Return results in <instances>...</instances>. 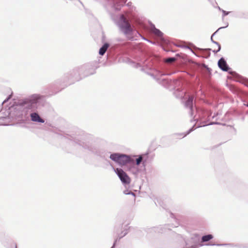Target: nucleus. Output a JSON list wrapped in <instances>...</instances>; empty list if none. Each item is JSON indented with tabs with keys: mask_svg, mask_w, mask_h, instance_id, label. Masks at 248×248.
Returning a JSON list of instances; mask_svg holds the SVG:
<instances>
[{
	"mask_svg": "<svg viewBox=\"0 0 248 248\" xmlns=\"http://www.w3.org/2000/svg\"><path fill=\"white\" fill-rule=\"evenodd\" d=\"M41 96L33 94L18 100L17 104L9 107L4 112L0 111V125H8L11 120H27L30 117L34 123H44L45 120L36 111Z\"/></svg>",
	"mask_w": 248,
	"mask_h": 248,
	"instance_id": "obj_1",
	"label": "nucleus"
},
{
	"mask_svg": "<svg viewBox=\"0 0 248 248\" xmlns=\"http://www.w3.org/2000/svg\"><path fill=\"white\" fill-rule=\"evenodd\" d=\"M96 68L95 62L85 64L64 74L62 78L56 81L57 83L64 88L83 78L94 74Z\"/></svg>",
	"mask_w": 248,
	"mask_h": 248,
	"instance_id": "obj_2",
	"label": "nucleus"
},
{
	"mask_svg": "<svg viewBox=\"0 0 248 248\" xmlns=\"http://www.w3.org/2000/svg\"><path fill=\"white\" fill-rule=\"evenodd\" d=\"M71 138L76 143L83 149L102 158L106 159L108 157L109 154H111L110 152L100 147L90 135L82 134Z\"/></svg>",
	"mask_w": 248,
	"mask_h": 248,
	"instance_id": "obj_3",
	"label": "nucleus"
},
{
	"mask_svg": "<svg viewBox=\"0 0 248 248\" xmlns=\"http://www.w3.org/2000/svg\"><path fill=\"white\" fill-rule=\"evenodd\" d=\"M152 59H148L144 62H140L136 64V68L141 67L142 64L153 71L152 73H148V75L154 78L159 84L166 88L171 89V80L163 78L162 76L165 75H170V73H167L162 70L163 68L160 63L156 61L152 62Z\"/></svg>",
	"mask_w": 248,
	"mask_h": 248,
	"instance_id": "obj_4",
	"label": "nucleus"
},
{
	"mask_svg": "<svg viewBox=\"0 0 248 248\" xmlns=\"http://www.w3.org/2000/svg\"><path fill=\"white\" fill-rule=\"evenodd\" d=\"M194 96L193 95H188V98L185 102V107L189 109V113L191 117L194 116V118L198 115V117L194 120L197 121L199 118L200 119L208 118L211 115V113L208 110L202 108H198L193 106V101Z\"/></svg>",
	"mask_w": 248,
	"mask_h": 248,
	"instance_id": "obj_5",
	"label": "nucleus"
},
{
	"mask_svg": "<svg viewBox=\"0 0 248 248\" xmlns=\"http://www.w3.org/2000/svg\"><path fill=\"white\" fill-rule=\"evenodd\" d=\"M116 24L120 32L129 40L133 39V35L135 31L134 26L129 22L124 15L121 14Z\"/></svg>",
	"mask_w": 248,
	"mask_h": 248,
	"instance_id": "obj_6",
	"label": "nucleus"
},
{
	"mask_svg": "<svg viewBox=\"0 0 248 248\" xmlns=\"http://www.w3.org/2000/svg\"><path fill=\"white\" fill-rule=\"evenodd\" d=\"M109 157L121 166L128 165L129 167L130 166L131 163L133 162V157L132 155L123 153H112Z\"/></svg>",
	"mask_w": 248,
	"mask_h": 248,
	"instance_id": "obj_7",
	"label": "nucleus"
},
{
	"mask_svg": "<svg viewBox=\"0 0 248 248\" xmlns=\"http://www.w3.org/2000/svg\"><path fill=\"white\" fill-rule=\"evenodd\" d=\"M133 162L131 163V165L128 168V170L131 171L133 174L137 175L142 170H145V161H143V155H139L136 158H134L137 156L134 155Z\"/></svg>",
	"mask_w": 248,
	"mask_h": 248,
	"instance_id": "obj_8",
	"label": "nucleus"
},
{
	"mask_svg": "<svg viewBox=\"0 0 248 248\" xmlns=\"http://www.w3.org/2000/svg\"><path fill=\"white\" fill-rule=\"evenodd\" d=\"M113 170L123 185H127L130 183V178L123 169L113 168Z\"/></svg>",
	"mask_w": 248,
	"mask_h": 248,
	"instance_id": "obj_9",
	"label": "nucleus"
},
{
	"mask_svg": "<svg viewBox=\"0 0 248 248\" xmlns=\"http://www.w3.org/2000/svg\"><path fill=\"white\" fill-rule=\"evenodd\" d=\"M217 65L218 67L223 71L228 72L232 75H237V73L231 70V68L229 67L226 61L223 57H221L217 62Z\"/></svg>",
	"mask_w": 248,
	"mask_h": 248,
	"instance_id": "obj_10",
	"label": "nucleus"
},
{
	"mask_svg": "<svg viewBox=\"0 0 248 248\" xmlns=\"http://www.w3.org/2000/svg\"><path fill=\"white\" fill-rule=\"evenodd\" d=\"M115 11H119L126 3L127 0H106Z\"/></svg>",
	"mask_w": 248,
	"mask_h": 248,
	"instance_id": "obj_11",
	"label": "nucleus"
},
{
	"mask_svg": "<svg viewBox=\"0 0 248 248\" xmlns=\"http://www.w3.org/2000/svg\"><path fill=\"white\" fill-rule=\"evenodd\" d=\"M177 226H173L170 224H165L161 225L159 227L155 228V231H157L159 233H164L167 232V230H170L171 228L176 227Z\"/></svg>",
	"mask_w": 248,
	"mask_h": 248,
	"instance_id": "obj_12",
	"label": "nucleus"
},
{
	"mask_svg": "<svg viewBox=\"0 0 248 248\" xmlns=\"http://www.w3.org/2000/svg\"><path fill=\"white\" fill-rule=\"evenodd\" d=\"M133 25L138 28L142 29L145 28L143 21L139 17H134L133 18Z\"/></svg>",
	"mask_w": 248,
	"mask_h": 248,
	"instance_id": "obj_13",
	"label": "nucleus"
},
{
	"mask_svg": "<svg viewBox=\"0 0 248 248\" xmlns=\"http://www.w3.org/2000/svg\"><path fill=\"white\" fill-rule=\"evenodd\" d=\"M183 83L182 81L178 79L172 80L171 89L176 90V89H183Z\"/></svg>",
	"mask_w": 248,
	"mask_h": 248,
	"instance_id": "obj_14",
	"label": "nucleus"
},
{
	"mask_svg": "<svg viewBox=\"0 0 248 248\" xmlns=\"http://www.w3.org/2000/svg\"><path fill=\"white\" fill-rule=\"evenodd\" d=\"M173 94L176 98L182 99L184 97L185 92L183 91V89H176L174 90Z\"/></svg>",
	"mask_w": 248,
	"mask_h": 248,
	"instance_id": "obj_15",
	"label": "nucleus"
},
{
	"mask_svg": "<svg viewBox=\"0 0 248 248\" xmlns=\"http://www.w3.org/2000/svg\"><path fill=\"white\" fill-rule=\"evenodd\" d=\"M153 33L158 37L161 41L166 43V41L163 37V33L159 29H155V30H153Z\"/></svg>",
	"mask_w": 248,
	"mask_h": 248,
	"instance_id": "obj_16",
	"label": "nucleus"
},
{
	"mask_svg": "<svg viewBox=\"0 0 248 248\" xmlns=\"http://www.w3.org/2000/svg\"><path fill=\"white\" fill-rule=\"evenodd\" d=\"M127 233L128 229H125L124 230L122 231L121 232V233L119 235L118 237L115 240L112 246L110 248H115L117 241L120 240L122 238L125 236L127 234Z\"/></svg>",
	"mask_w": 248,
	"mask_h": 248,
	"instance_id": "obj_17",
	"label": "nucleus"
},
{
	"mask_svg": "<svg viewBox=\"0 0 248 248\" xmlns=\"http://www.w3.org/2000/svg\"><path fill=\"white\" fill-rule=\"evenodd\" d=\"M109 44L108 43H105L100 48L99 50V55L103 56L105 54L107 49L109 47Z\"/></svg>",
	"mask_w": 248,
	"mask_h": 248,
	"instance_id": "obj_18",
	"label": "nucleus"
},
{
	"mask_svg": "<svg viewBox=\"0 0 248 248\" xmlns=\"http://www.w3.org/2000/svg\"><path fill=\"white\" fill-rule=\"evenodd\" d=\"M213 235L211 234L203 235L201 238L202 243L207 242L213 238Z\"/></svg>",
	"mask_w": 248,
	"mask_h": 248,
	"instance_id": "obj_19",
	"label": "nucleus"
},
{
	"mask_svg": "<svg viewBox=\"0 0 248 248\" xmlns=\"http://www.w3.org/2000/svg\"><path fill=\"white\" fill-rule=\"evenodd\" d=\"M200 50L202 53L203 54H205L204 58H208L210 56V51L211 50V48H201Z\"/></svg>",
	"mask_w": 248,
	"mask_h": 248,
	"instance_id": "obj_20",
	"label": "nucleus"
},
{
	"mask_svg": "<svg viewBox=\"0 0 248 248\" xmlns=\"http://www.w3.org/2000/svg\"><path fill=\"white\" fill-rule=\"evenodd\" d=\"M203 67L204 68H205L206 69V71L205 72V76L207 78H210L212 74H211V71H212V69L208 67L207 65H205V64H204L203 65Z\"/></svg>",
	"mask_w": 248,
	"mask_h": 248,
	"instance_id": "obj_21",
	"label": "nucleus"
},
{
	"mask_svg": "<svg viewBox=\"0 0 248 248\" xmlns=\"http://www.w3.org/2000/svg\"><path fill=\"white\" fill-rule=\"evenodd\" d=\"M213 43L216 44L217 45V50H216V49H214V50H213L212 51L214 53H217V52H218L220 49H221V45L217 42H216L215 41H213Z\"/></svg>",
	"mask_w": 248,
	"mask_h": 248,
	"instance_id": "obj_22",
	"label": "nucleus"
},
{
	"mask_svg": "<svg viewBox=\"0 0 248 248\" xmlns=\"http://www.w3.org/2000/svg\"><path fill=\"white\" fill-rule=\"evenodd\" d=\"M207 246H232L233 244H206Z\"/></svg>",
	"mask_w": 248,
	"mask_h": 248,
	"instance_id": "obj_23",
	"label": "nucleus"
},
{
	"mask_svg": "<svg viewBox=\"0 0 248 248\" xmlns=\"http://www.w3.org/2000/svg\"><path fill=\"white\" fill-rule=\"evenodd\" d=\"M229 25V24L228 23H227L226 24V25L224 27H220L213 34H212V35H211V42L213 43V41H214L213 39V37L216 34V33L220 29H224V28H227Z\"/></svg>",
	"mask_w": 248,
	"mask_h": 248,
	"instance_id": "obj_24",
	"label": "nucleus"
},
{
	"mask_svg": "<svg viewBox=\"0 0 248 248\" xmlns=\"http://www.w3.org/2000/svg\"><path fill=\"white\" fill-rule=\"evenodd\" d=\"M195 126V125H193L191 128H190L188 130H187L186 133L184 134L183 137H185L186 135L190 134L191 132L194 131L196 128Z\"/></svg>",
	"mask_w": 248,
	"mask_h": 248,
	"instance_id": "obj_25",
	"label": "nucleus"
},
{
	"mask_svg": "<svg viewBox=\"0 0 248 248\" xmlns=\"http://www.w3.org/2000/svg\"><path fill=\"white\" fill-rule=\"evenodd\" d=\"M124 193L125 195H132L134 197H135L136 194L132 192L131 191H129L128 190H125L124 191Z\"/></svg>",
	"mask_w": 248,
	"mask_h": 248,
	"instance_id": "obj_26",
	"label": "nucleus"
},
{
	"mask_svg": "<svg viewBox=\"0 0 248 248\" xmlns=\"http://www.w3.org/2000/svg\"><path fill=\"white\" fill-rule=\"evenodd\" d=\"M176 59L175 57H169L166 59V62L170 63L176 61Z\"/></svg>",
	"mask_w": 248,
	"mask_h": 248,
	"instance_id": "obj_27",
	"label": "nucleus"
},
{
	"mask_svg": "<svg viewBox=\"0 0 248 248\" xmlns=\"http://www.w3.org/2000/svg\"><path fill=\"white\" fill-rule=\"evenodd\" d=\"M221 12H222V17H224V16L228 15L230 13H231V12H228V11H226L224 10H221Z\"/></svg>",
	"mask_w": 248,
	"mask_h": 248,
	"instance_id": "obj_28",
	"label": "nucleus"
},
{
	"mask_svg": "<svg viewBox=\"0 0 248 248\" xmlns=\"http://www.w3.org/2000/svg\"><path fill=\"white\" fill-rule=\"evenodd\" d=\"M220 124V123H218V122H212V123H210L209 124L204 125L203 126L209 125H213V124Z\"/></svg>",
	"mask_w": 248,
	"mask_h": 248,
	"instance_id": "obj_29",
	"label": "nucleus"
},
{
	"mask_svg": "<svg viewBox=\"0 0 248 248\" xmlns=\"http://www.w3.org/2000/svg\"><path fill=\"white\" fill-rule=\"evenodd\" d=\"M150 27H151L152 32L153 31V30H155V29H156L155 25L153 24V23L150 24Z\"/></svg>",
	"mask_w": 248,
	"mask_h": 248,
	"instance_id": "obj_30",
	"label": "nucleus"
},
{
	"mask_svg": "<svg viewBox=\"0 0 248 248\" xmlns=\"http://www.w3.org/2000/svg\"><path fill=\"white\" fill-rule=\"evenodd\" d=\"M143 40H146V41H148V42H150V43H152V44H155V43H154V42H152V41H151V40H148V39H147L145 38V37H143Z\"/></svg>",
	"mask_w": 248,
	"mask_h": 248,
	"instance_id": "obj_31",
	"label": "nucleus"
},
{
	"mask_svg": "<svg viewBox=\"0 0 248 248\" xmlns=\"http://www.w3.org/2000/svg\"><path fill=\"white\" fill-rule=\"evenodd\" d=\"M11 98V95H9L8 97H7V98L4 100L3 102H2V104L6 102L7 101H8V100Z\"/></svg>",
	"mask_w": 248,
	"mask_h": 248,
	"instance_id": "obj_32",
	"label": "nucleus"
},
{
	"mask_svg": "<svg viewBox=\"0 0 248 248\" xmlns=\"http://www.w3.org/2000/svg\"><path fill=\"white\" fill-rule=\"evenodd\" d=\"M245 84L246 86H248V79H245Z\"/></svg>",
	"mask_w": 248,
	"mask_h": 248,
	"instance_id": "obj_33",
	"label": "nucleus"
},
{
	"mask_svg": "<svg viewBox=\"0 0 248 248\" xmlns=\"http://www.w3.org/2000/svg\"><path fill=\"white\" fill-rule=\"evenodd\" d=\"M241 18H247V16H246V15L245 14H243V16H241Z\"/></svg>",
	"mask_w": 248,
	"mask_h": 248,
	"instance_id": "obj_34",
	"label": "nucleus"
},
{
	"mask_svg": "<svg viewBox=\"0 0 248 248\" xmlns=\"http://www.w3.org/2000/svg\"><path fill=\"white\" fill-rule=\"evenodd\" d=\"M132 3L131 2H128L127 4V5L129 6L131 5Z\"/></svg>",
	"mask_w": 248,
	"mask_h": 248,
	"instance_id": "obj_35",
	"label": "nucleus"
},
{
	"mask_svg": "<svg viewBox=\"0 0 248 248\" xmlns=\"http://www.w3.org/2000/svg\"><path fill=\"white\" fill-rule=\"evenodd\" d=\"M218 9L219 11H221V10H222L221 8H220L219 7H218Z\"/></svg>",
	"mask_w": 248,
	"mask_h": 248,
	"instance_id": "obj_36",
	"label": "nucleus"
},
{
	"mask_svg": "<svg viewBox=\"0 0 248 248\" xmlns=\"http://www.w3.org/2000/svg\"><path fill=\"white\" fill-rule=\"evenodd\" d=\"M244 105L246 106L247 107H248V103H245Z\"/></svg>",
	"mask_w": 248,
	"mask_h": 248,
	"instance_id": "obj_37",
	"label": "nucleus"
},
{
	"mask_svg": "<svg viewBox=\"0 0 248 248\" xmlns=\"http://www.w3.org/2000/svg\"><path fill=\"white\" fill-rule=\"evenodd\" d=\"M243 248H248V246L243 247Z\"/></svg>",
	"mask_w": 248,
	"mask_h": 248,
	"instance_id": "obj_38",
	"label": "nucleus"
},
{
	"mask_svg": "<svg viewBox=\"0 0 248 248\" xmlns=\"http://www.w3.org/2000/svg\"><path fill=\"white\" fill-rule=\"evenodd\" d=\"M170 215H171V217H173L172 216H173V214L172 213H171Z\"/></svg>",
	"mask_w": 248,
	"mask_h": 248,
	"instance_id": "obj_39",
	"label": "nucleus"
},
{
	"mask_svg": "<svg viewBox=\"0 0 248 248\" xmlns=\"http://www.w3.org/2000/svg\"><path fill=\"white\" fill-rule=\"evenodd\" d=\"M166 51H169L170 50H166Z\"/></svg>",
	"mask_w": 248,
	"mask_h": 248,
	"instance_id": "obj_40",
	"label": "nucleus"
}]
</instances>
